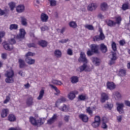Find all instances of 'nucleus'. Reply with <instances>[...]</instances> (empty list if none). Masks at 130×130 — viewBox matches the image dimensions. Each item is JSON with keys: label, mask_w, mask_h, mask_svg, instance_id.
<instances>
[{"label": "nucleus", "mask_w": 130, "mask_h": 130, "mask_svg": "<svg viewBox=\"0 0 130 130\" xmlns=\"http://www.w3.org/2000/svg\"><path fill=\"white\" fill-rule=\"evenodd\" d=\"M99 32H100L99 36L96 35L93 37V40L95 42H96V41H102L105 39V35H104V34H103L102 28H100L99 29Z\"/></svg>", "instance_id": "nucleus-1"}, {"label": "nucleus", "mask_w": 130, "mask_h": 130, "mask_svg": "<svg viewBox=\"0 0 130 130\" xmlns=\"http://www.w3.org/2000/svg\"><path fill=\"white\" fill-rule=\"evenodd\" d=\"M26 35V31L23 28H21L19 29V33L17 36H14V38L17 39L18 40H21V39H24L25 38V36Z\"/></svg>", "instance_id": "nucleus-2"}, {"label": "nucleus", "mask_w": 130, "mask_h": 130, "mask_svg": "<svg viewBox=\"0 0 130 130\" xmlns=\"http://www.w3.org/2000/svg\"><path fill=\"white\" fill-rule=\"evenodd\" d=\"M117 106V111L120 114H122L124 113V110H123V108L124 107V104L123 103H116Z\"/></svg>", "instance_id": "nucleus-3"}, {"label": "nucleus", "mask_w": 130, "mask_h": 130, "mask_svg": "<svg viewBox=\"0 0 130 130\" xmlns=\"http://www.w3.org/2000/svg\"><path fill=\"white\" fill-rule=\"evenodd\" d=\"M116 59H117V56H116V53L114 52H112V57L111 58L109 62V66H112L113 64H115V61H116Z\"/></svg>", "instance_id": "nucleus-4"}, {"label": "nucleus", "mask_w": 130, "mask_h": 130, "mask_svg": "<svg viewBox=\"0 0 130 130\" xmlns=\"http://www.w3.org/2000/svg\"><path fill=\"white\" fill-rule=\"evenodd\" d=\"M78 61L79 62L82 61V62H84V63L86 64L88 63V59H87V58L86 57V54H85V53L83 52L80 53V57L78 59Z\"/></svg>", "instance_id": "nucleus-5"}, {"label": "nucleus", "mask_w": 130, "mask_h": 130, "mask_svg": "<svg viewBox=\"0 0 130 130\" xmlns=\"http://www.w3.org/2000/svg\"><path fill=\"white\" fill-rule=\"evenodd\" d=\"M57 119V115L54 114L53 116L47 120V124L49 125H51L53 123H54Z\"/></svg>", "instance_id": "nucleus-6"}, {"label": "nucleus", "mask_w": 130, "mask_h": 130, "mask_svg": "<svg viewBox=\"0 0 130 130\" xmlns=\"http://www.w3.org/2000/svg\"><path fill=\"white\" fill-rule=\"evenodd\" d=\"M97 8H98V5L95 3H91L88 6L87 10L90 12H93V11H95Z\"/></svg>", "instance_id": "nucleus-7"}, {"label": "nucleus", "mask_w": 130, "mask_h": 130, "mask_svg": "<svg viewBox=\"0 0 130 130\" xmlns=\"http://www.w3.org/2000/svg\"><path fill=\"white\" fill-rule=\"evenodd\" d=\"M34 99L32 96L28 97L26 100V104L28 107H31L34 104Z\"/></svg>", "instance_id": "nucleus-8"}, {"label": "nucleus", "mask_w": 130, "mask_h": 130, "mask_svg": "<svg viewBox=\"0 0 130 130\" xmlns=\"http://www.w3.org/2000/svg\"><path fill=\"white\" fill-rule=\"evenodd\" d=\"M109 99V96L108 94L105 92H103L101 93V102L102 103H105L106 101H107Z\"/></svg>", "instance_id": "nucleus-9"}, {"label": "nucleus", "mask_w": 130, "mask_h": 130, "mask_svg": "<svg viewBox=\"0 0 130 130\" xmlns=\"http://www.w3.org/2000/svg\"><path fill=\"white\" fill-rule=\"evenodd\" d=\"M79 94V92L77 90L71 91L68 94V98L70 100H74L76 98V95Z\"/></svg>", "instance_id": "nucleus-10"}, {"label": "nucleus", "mask_w": 130, "mask_h": 130, "mask_svg": "<svg viewBox=\"0 0 130 130\" xmlns=\"http://www.w3.org/2000/svg\"><path fill=\"white\" fill-rule=\"evenodd\" d=\"M91 60L93 64H94V66L96 67L99 66V65L101 63V60L97 57H92L91 58Z\"/></svg>", "instance_id": "nucleus-11"}, {"label": "nucleus", "mask_w": 130, "mask_h": 130, "mask_svg": "<svg viewBox=\"0 0 130 130\" xmlns=\"http://www.w3.org/2000/svg\"><path fill=\"white\" fill-rule=\"evenodd\" d=\"M86 68H87V64L83 63V65L80 66L78 68L76 69V72H77V73H83L84 71H86Z\"/></svg>", "instance_id": "nucleus-12"}, {"label": "nucleus", "mask_w": 130, "mask_h": 130, "mask_svg": "<svg viewBox=\"0 0 130 130\" xmlns=\"http://www.w3.org/2000/svg\"><path fill=\"white\" fill-rule=\"evenodd\" d=\"M107 88L109 90H114L115 89V84L112 82L108 81L107 83Z\"/></svg>", "instance_id": "nucleus-13"}, {"label": "nucleus", "mask_w": 130, "mask_h": 130, "mask_svg": "<svg viewBox=\"0 0 130 130\" xmlns=\"http://www.w3.org/2000/svg\"><path fill=\"white\" fill-rule=\"evenodd\" d=\"M8 114H9V109H3L1 113V117L3 118L7 117V116H8Z\"/></svg>", "instance_id": "nucleus-14"}, {"label": "nucleus", "mask_w": 130, "mask_h": 130, "mask_svg": "<svg viewBox=\"0 0 130 130\" xmlns=\"http://www.w3.org/2000/svg\"><path fill=\"white\" fill-rule=\"evenodd\" d=\"M45 119L42 118H40L39 119L37 120V123H36V126H41V125L44 124V120Z\"/></svg>", "instance_id": "nucleus-15"}, {"label": "nucleus", "mask_w": 130, "mask_h": 130, "mask_svg": "<svg viewBox=\"0 0 130 130\" xmlns=\"http://www.w3.org/2000/svg\"><path fill=\"white\" fill-rule=\"evenodd\" d=\"M98 47H99L96 44H92L90 45L91 51H93V53H98Z\"/></svg>", "instance_id": "nucleus-16"}, {"label": "nucleus", "mask_w": 130, "mask_h": 130, "mask_svg": "<svg viewBox=\"0 0 130 130\" xmlns=\"http://www.w3.org/2000/svg\"><path fill=\"white\" fill-rule=\"evenodd\" d=\"M79 117L83 122H88V116L85 114H81L79 115Z\"/></svg>", "instance_id": "nucleus-17"}, {"label": "nucleus", "mask_w": 130, "mask_h": 130, "mask_svg": "<svg viewBox=\"0 0 130 130\" xmlns=\"http://www.w3.org/2000/svg\"><path fill=\"white\" fill-rule=\"evenodd\" d=\"M41 20L42 22H47L48 21V16L45 13H42L41 15Z\"/></svg>", "instance_id": "nucleus-18"}, {"label": "nucleus", "mask_w": 130, "mask_h": 130, "mask_svg": "<svg viewBox=\"0 0 130 130\" xmlns=\"http://www.w3.org/2000/svg\"><path fill=\"white\" fill-rule=\"evenodd\" d=\"M24 11H25V6L24 5H20L16 8L17 13H23Z\"/></svg>", "instance_id": "nucleus-19"}, {"label": "nucleus", "mask_w": 130, "mask_h": 130, "mask_svg": "<svg viewBox=\"0 0 130 130\" xmlns=\"http://www.w3.org/2000/svg\"><path fill=\"white\" fill-rule=\"evenodd\" d=\"M101 10L103 11V12H106L108 10V5L106 3H103L101 5Z\"/></svg>", "instance_id": "nucleus-20"}, {"label": "nucleus", "mask_w": 130, "mask_h": 130, "mask_svg": "<svg viewBox=\"0 0 130 130\" xmlns=\"http://www.w3.org/2000/svg\"><path fill=\"white\" fill-rule=\"evenodd\" d=\"M100 49L103 53L107 52V47L104 44H101L100 46Z\"/></svg>", "instance_id": "nucleus-21"}, {"label": "nucleus", "mask_w": 130, "mask_h": 130, "mask_svg": "<svg viewBox=\"0 0 130 130\" xmlns=\"http://www.w3.org/2000/svg\"><path fill=\"white\" fill-rule=\"evenodd\" d=\"M5 82L7 84H13L15 82V79L13 78V77H7L5 79Z\"/></svg>", "instance_id": "nucleus-22"}, {"label": "nucleus", "mask_w": 130, "mask_h": 130, "mask_svg": "<svg viewBox=\"0 0 130 130\" xmlns=\"http://www.w3.org/2000/svg\"><path fill=\"white\" fill-rule=\"evenodd\" d=\"M67 101V99L63 96H61L60 99H58L55 103V107H57V104L59 103H62L63 102H66Z\"/></svg>", "instance_id": "nucleus-23"}, {"label": "nucleus", "mask_w": 130, "mask_h": 130, "mask_svg": "<svg viewBox=\"0 0 130 130\" xmlns=\"http://www.w3.org/2000/svg\"><path fill=\"white\" fill-rule=\"evenodd\" d=\"M4 48L6 50L11 51L12 49H13V46H11V44L5 42L4 44Z\"/></svg>", "instance_id": "nucleus-24"}, {"label": "nucleus", "mask_w": 130, "mask_h": 130, "mask_svg": "<svg viewBox=\"0 0 130 130\" xmlns=\"http://www.w3.org/2000/svg\"><path fill=\"white\" fill-rule=\"evenodd\" d=\"M54 55L57 58L61 57V51L57 49L55 50L54 52Z\"/></svg>", "instance_id": "nucleus-25"}, {"label": "nucleus", "mask_w": 130, "mask_h": 130, "mask_svg": "<svg viewBox=\"0 0 130 130\" xmlns=\"http://www.w3.org/2000/svg\"><path fill=\"white\" fill-rule=\"evenodd\" d=\"M38 44L42 47H46V46H47V42L45 40H41L38 42Z\"/></svg>", "instance_id": "nucleus-26"}, {"label": "nucleus", "mask_w": 130, "mask_h": 130, "mask_svg": "<svg viewBox=\"0 0 130 130\" xmlns=\"http://www.w3.org/2000/svg\"><path fill=\"white\" fill-rule=\"evenodd\" d=\"M25 60L28 64H34L35 63V59L31 58L26 57Z\"/></svg>", "instance_id": "nucleus-27"}, {"label": "nucleus", "mask_w": 130, "mask_h": 130, "mask_svg": "<svg viewBox=\"0 0 130 130\" xmlns=\"http://www.w3.org/2000/svg\"><path fill=\"white\" fill-rule=\"evenodd\" d=\"M71 80L72 84H77V83L79 82V78L78 76H72Z\"/></svg>", "instance_id": "nucleus-28"}, {"label": "nucleus", "mask_w": 130, "mask_h": 130, "mask_svg": "<svg viewBox=\"0 0 130 130\" xmlns=\"http://www.w3.org/2000/svg\"><path fill=\"white\" fill-rule=\"evenodd\" d=\"M105 108H108L109 110H111L113 108V104L107 102L104 106Z\"/></svg>", "instance_id": "nucleus-29"}, {"label": "nucleus", "mask_w": 130, "mask_h": 130, "mask_svg": "<svg viewBox=\"0 0 130 130\" xmlns=\"http://www.w3.org/2000/svg\"><path fill=\"white\" fill-rule=\"evenodd\" d=\"M8 120L11 122L16 121V116L14 114H9L8 116Z\"/></svg>", "instance_id": "nucleus-30"}, {"label": "nucleus", "mask_w": 130, "mask_h": 130, "mask_svg": "<svg viewBox=\"0 0 130 130\" xmlns=\"http://www.w3.org/2000/svg\"><path fill=\"white\" fill-rule=\"evenodd\" d=\"M126 75V70L125 69H120L119 71V76L120 77H124Z\"/></svg>", "instance_id": "nucleus-31"}, {"label": "nucleus", "mask_w": 130, "mask_h": 130, "mask_svg": "<svg viewBox=\"0 0 130 130\" xmlns=\"http://www.w3.org/2000/svg\"><path fill=\"white\" fill-rule=\"evenodd\" d=\"M18 62L19 63V68L20 69H23L25 67V61L22 59H19Z\"/></svg>", "instance_id": "nucleus-32"}, {"label": "nucleus", "mask_w": 130, "mask_h": 130, "mask_svg": "<svg viewBox=\"0 0 130 130\" xmlns=\"http://www.w3.org/2000/svg\"><path fill=\"white\" fill-rule=\"evenodd\" d=\"M52 84H54V85H57L58 86L62 85V82H61V81L56 79H52Z\"/></svg>", "instance_id": "nucleus-33"}, {"label": "nucleus", "mask_w": 130, "mask_h": 130, "mask_svg": "<svg viewBox=\"0 0 130 130\" xmlns=\"http://www.w3.org/2000/svg\"><path fill=\"white\" fill-rule=\"evenodd\" d=\"M44 89H42L39 93V96L37 98L38 100H41V99H42V98H43V96H44Z\"/></svg>", "instance_id": "nucleus-34"}, {"label": "nucleus", "mask_w": 130, "mask_h": 130, "mask_svg": "<svg viewBox=\"0 0 130 130\" xmlns=\"http://www.w3.org/2000/svg\"><path fill=\"white\" fill-rule=\"evenodd\" d=\"M18 28H19V26H18V24H12L10 25L9 29L10 30H18Z\"/></svg>", "instance_id": "nucleus-35"}, {"label": "nucleus", "mask_w": 130, "mask_h": 130, "mask_svg": "<svg viewBox=\"0 0 130 130\" xmlns=\"http://www.w3.org/2000/svg\"><path fill=\"white\" fill-rule=\"evenodd\" d=\"M21 25H22L23 26H27V19H26V18H25L24 17H21Z\"/></svg>", "instance_id": "nucleus-36"}, {"label": "nucleus", "mask_w": 130, "mask_h": 130, "mask_svg": "<svg viewBox=\"0 0 130 130\" xmlns=\"http://www.w3.org/2000/svg\"><path fill=\"white\" fill-rule=\"evenodd\" d=\"M29 121L32 125H35V126H36V123H37V120L36 119H35L33 117H30L29 118Z\"/></svg>", "instance_id": "nucleus-37"}, {"label": "nucleus", "mask_w": 130, "mask_h": 130, "mask_svg": "<svg viewBox=\"0 0 130 130\" xmlns=\"http://www.w3.org/2000/svg\"><path fill=\"white\" fill-rule=\"evenodd\" d=\"M15 74L14 73V71L11 70L10 71H7L6 74V77H14Z\"/></svg>", "instance_id": "nucleus-38"}, {"label": "nucleus", "mask_w": 130, "mask_h": 130, "mask_svg": "<svg viewBox=\"0 0 130 130\" xmlns=\"http://www.w3.org/2000/svg\"><path fill=\"white\" fill-rule=\"evenodd\" d=\"M106 22L108 26H110V27H112L113 25H115V24H116V22H114V21L112 20H107Z\"/></svg>", "instance_id": "nucleus-39"}, {"label": "nucleus", "mask_w": 130, "mask_h": 130, "mask_svg": "<svg viewBox=\"0 0 130 130\" xmlns=\"http://www.w3.org/2000/svg\"><path fill=\"white\" fill-rule=\"evenodd\" d=\"M59 109L61 110V111L66 112L69 110V108L66 105H63L61 108H59Z\"/></svg>", "instance_id": "nucleus-40"}, {"label": "nucleus", "mask_w": 130, "mask_h": 130, "mask_svg": "<svg viewBox=\"0 0 130 130\" xmlns=\"http://www.w3.org/2000/svg\"><path fill=\"white\" fill-rule=\"evenodd\" d=\"M49 86L51 87L52 89H53L54 90H55L56 93H58V94H60V91L58 90V89L57 88V87H56V86H54L52 84H49Z\"/></svg>", "instance_id": "nucleus-41"}, {"label": "nucleus", "mask_w": 130, "mask_h": 130, "mask_svg": "<svg viewBox=\"0 0 130 130\" xmlns=\"http://www.w3.org/2000/svg\"><path fill=\"white\" fill-rule=\"evenodd\" d=\"M9 6L11 9V10L13 11L14 9H15V7H16V3L14 2H11L9 3Z\"/></svg>", "instance_id": "nucleus-42"}, {"label": "nucleus", "mask_w": 130, "mask_h": 130, "mask_svg": "<svg viewBox=\"0 0 130 130\" xmlns=\"http://www.w3.org/2000/svg\"><path fill=\"white\" fill-rule=\"evenodd\" d=\"M78 99L80 101H85L87 99V96L86 95H84L83 94H81L79 95Z\"/></svg>", "instance_id": "nucleus-43"}, {"label": "nucleus", "mask_w": 130, "mask_h": 130, "mask_svg": "<svg viewBox=\"0 0 130 130\" xmlns=\"http://www.w3.org/2000/svg\"><path fill=\"white\" fill-rule=\"evenodd\" d=\"M84 27L86 28V29H88V30H94V26L91 24H86L84 26Z\"/></svg>", "instance_id": "nucleus-44"}, {"label": "nucleus", "mask_w": 130, "mask_h": 130, "mask_svg": "<svg viewBox=\"0 0 130 130\" xmlns=\"http://www.w3.org/2000/svg\"><path fill=\"white\" fill-rule=\"evenodd\" d=\"M100 123L99 122H95V121H94L91 125L92 126H93V127H94L95 128H96V127H98V126H99L100 125Z\"/></svg>", "instance_id": "nucleus-45"}, {"label": "nucleus", "mask_w": 130, "mask_h": 130, "mask_svg": "<svg viewBox=\"0 0 130 130\" xmlns=\"http://www.w3.org/2000/svg\"><path fill=\"white\" fill-rule=\"evenodd\" d=\"M69 26H70L71 28H77V23L75 21H71L69 23Z\"/></svg>", "instance_id": "nucleus-46"}, {"label": "nucleus", "mask_w": 130, "mask_h": 130, "mask_svg": "<svg viewBox=\"0 0 130 130\" xmlns=\"http://www.w3.org/2000/svg\"><path fill=\"white\" fill-rule=\"evenodd\" d=\"M114 96H115L117 99H121V94L118 92L113 93Z\"/></svg>", "instance_id": "nucleus-47"}, {"label": "nucleus", "mask_w": 130, "mask_h": 130, "mask_svg": "<svg viewBox=\"0 0 130 130\" xmlns=\"http://www.w3.org/2000/svg\"><path fill=\"white\" fill-rule=\"evenodd\" d=\"M27 46L29 48H31V47H34V48H36V47H37V46L34 43H30L29 44H27Z\"/></svg>", "instance_id": "nucleus-48"}, {"label": "nucleus", "mask_w": 130, "mask_h": 130, "mask_svg": "<svg viewBox=\"0 0 130 130\" xmlns=\"http://www.w3.org/2000/svg\"><path fill=\"white\" fill-rule=\"evenodd\" d=\"M104 118H103L102 119L103 123L102 124V128H104V129H106V128H107V127H108V126H107V124H106V123L104 122Z\"/></svg>", "instance_id": "nucleus-49"}, {"label": "nucleus", "mask_w": 130, "mask_h": 130, "mask_svg": "<svg viewBox=\"0 0 130 130\" xmlns=\"http://www.w3.org/2000/svg\"><path fill=\"white\" fill-rule=\"evenodd\" d=\"M51 7H55L56 6V1L55 0H49Z\"/></svg>", "instance_id": "nucleus-50"}, {"label": "nucleus", "mask_w": 130, "mask_h": 130, "mask_svg": "<svg viewBox=\"0 0 130 130\" xmlns=\"http://www.w3.org/2000/svg\"><path fill=\"white\" fill-rule=\"evenodd\" d=\"M128 9V5L127 4H124L122 6V10L123 11H126Z\"/></svg>", "instance_id": "nucleus-51"}, {"label": "nucleus", "mask_w": 130, "mask_h": 130, "mask_svg": "<svg viewBox=\"0 0 130 130\" xmlns=\"http://www.w3.org/2000/svg\"><path fill=\"white\" fill-rule=\"evenodd\" d=\"M86 112L90 115H92V114H93V111H92L90 107H88L86 108Z\"/></svg>", "instance_id": "nucleus-52"}, {"label": "nucleus", "mask_w": 130, "mask_h": 130, "mask_svg": "<svg viewBox=\"0 0 130 130\" xmlns=\"http://www.w3.org/2000/svg\"><path fill=\"white\" fill-rule=\"evenodd\" d=\"M111 46H112V48L113 50L114 51H116V50L117 49L116 48V43H115V42H113Z\"/></svg>", "instance_id": "nucleus-53"}, {"label": "nucleus", "mask_w": 130, "mask_h": 130, "mask_svg": "<svg viewBox=\"0 0 130 130\" xmlns=\"http://www.w3.org/2000/svg\"><path fill=\"white\" fill-rule=\"evenodd\" d=\"M16 39H17L15 38V36H14L13 39H11L10 42L11 46H13V44H16Z\"/></svg>", "instance_id": "nucleus-54"}, {"label": "nucleus", "mask_w": 130, "mask_h": 130, "mask_svg": "<svg viewBox=\"0 0 130 130\" xmlns=\"http://www.w3.org/2000/svg\"><path fill=\"white\" fill-rule=\"evenodd\" d=\"M94 121L95 122H99V123H101V119H100V116H96L94 117Z\"/></svg>", "instance_id": "nucleus-55"}, {"label": "nucleus", "mask_w": 130, "mask_h": 130, "mask_svg": "<svg viewBox=\"0 0 130 130\" xmlns=\"http://www.w3.org/2000/svg\"><path fill=\"white\" fill-rule=\"evenodd\" d=\"M34 55H35V53L31 52H28L25 54L26 57H28V56H34Z\"/></svg>", "instance_id": "nucleus-56"}, {"label": "nucleus", "mask_w": 130, "mask_h": 130, "mask_svg": "<svg viewBox=\"0 0 130 130\" xmlns=\"http://www.w3.org/2000/svg\"><path fill=\"white\" fill-rule=\"evenodd\" d=\"M6 14H8L7 10H2L0 9V16H4V15H6Z\"/></svg>", "instance_id": "nucleus-57"}, {"label": "nucleus", "mask_w": 130, "mask_h": 130, "mask_svg": "<svg viewBox=\"0 0 130 130\" xmlns=\"http://www.w3.org/2000/svg\"><path fill=\"white\" fill-rule=\"evenodd\" d=\"M11 98L10 97V96H7L6 100L4 101V104H7V103H8V102H9Z\"/></svg>", "instance_id": "nucleus-58"}, {"label": "nucleus", "mask_w": 130, "mask_h": 130, "mask_svg": "<svg viewBox=\"0 0 130 130\" xmlns=\"http://www.w3.org/2000/svg\"><path fill=\"white\" fill-rule=\"evenodd\" d=\"M64 120L66 122H69V120H70V116L65 115L64 116Z\"/></svg>", "instance_id": "nucleus-59"}, {"label": "nucleus", "mask_w": 130, "mask_h": 130, "mask_svg": "<svg viewBox=\"0 0 130 130\" xmlns=\"http://www.w3.org/2000/svg\"><path fill=\"white\" fill-rule=\"evenodd\" d=\"M67 54L69 55H73V50L72 49H68L67 50Z\"/></svg>", "instance_id": "nucleus-60"}, {"label": "nucleus", "mask_w": 130, "mask_h": 130, "mask_svg": "<svg viewBox=\"0 0 130 130\" xmlns=\"http://www.w3.org/2000/svg\"><path fill=\"white\" fill-rule=\"evenodd\" d=\"M68 41H69V39H62L60 41H59V43H67V42H68Z\"/></svg>", "instance_id": "nucleus-61"}, {"label": "nucleus", "mask_w": 130, "mask_h": 130, "mask_svg": "<svg viewBox=\"0 0 130 130\" xmlns=\"http://www.w3.org/2000/svg\"><path fill=\"white\" fill-rule=\"evenodd\" d=\"M94 52L92 51V50H88L87 52V54L88 55V56H92V55L93 54Z\"/></svg>", "instance_id": "nucleus-62"}, {"label": "nucleus", "mask_w": 130, "mask_h": 130, "mask_svg": "<svg viewBox=\"0 0 130 130\" xmlns=\"http://www.w3.org/2000/svg\"><path fill=\"white\" fill-rule=\"evenodd\" d=\"M117 24H120V22H121V17H118L116 19Z\"/></svg>", "instance_id": "nucleus-63"}, {"label": "nucleus", "mask_w": 130, "mask_h": 130, "mask_svg": "<svg viewBox=\"0 0 130 130\" xmlns=\"http://www.w3.org/2000/svg\"><path fill=\"white\" fill-rule=\"evenodd\" d=\"M41 31H47L48 30V27L47 26H44L41 28Z\"/></svg>", "instance_id": "nucleus-64"}]
</instances>
